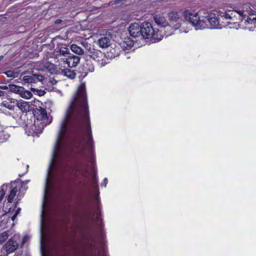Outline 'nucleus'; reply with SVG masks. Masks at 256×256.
I'll use <instances>...</instances> for the list:
<instances>
[{"label": "nucleus", "instance_id": "f257e3e1", "mask_svg": "<svg viewBox=\"0 0 256 256\" xmlns=\"http://www.w3.org/2000/svg\"><path fill=\"white\" fill-rule=\"evenodd\" d=\"M74 137L76 148L82 154L86 150L93 164L94 140L90 124L86 84L81 82L67 110L66 118L61 124L58 142L62 143L67 131Z\"/></svg>", "mask_w": 256, "mask_h": 256}, {"label": "nucleus", "instance_id": "f03ea898", "mask_svg": "<svg viewBox=\"0 0 256 256\" xmlns=\"http://www.w3.org/2000/svg\"><path fill=\"white\" fill-rule=\"evenodd\" d=\"M200 11L194 14L188 10H184L183 12L180 10H174L168 13V17L170 22L175 26L176 30L178 29L185 20L198 29H204L207 26L206 20H208V16L202 17V19L200 16Z\"/></svg>", "mask_w": 256, "mask_h": 256}, {"label": "nucleus", "instance_id": "7ed1b4c3", "mask_svg": "<svg viewBox=\"0 0 256 256\" xmlns=\"http://www.w3.org/2000/svg\"><path fill=\"white\" fill-rule=\"evenodd\" d=\"M143 39H152L154 42L160 40L163 38L162 31L159 28H154L152 23L146 22L142 23V28Z\"/></svg>", "mask_w": 256, "mask_h": 256}, {"label": "nucleus", "instance_id": "20e7f679", "mask_svg": "<svg viewBox=\"0 0 256 256\" xmlns=\"http://www.w3.org/2000/svg\"><path fill=\"white\" fill-rule=\"evenodd\" d=\"M33 114L34 118L36 120L37 122L40 121V124L42 128L46 125L48 122V116L46 109L40 106L38 108H36L33 110Z\"/></svg>", "mask_w": 256, "mask_h": 256}, {"label": "nucleus", "instance_id": "39448f33", "mask_svg": "<svg viewBox=\"0 0 256 256\" xmlns=\"http://www.w3.org/2000/svg\"><path fill=\"white\" fill-rule=\"evenodd\" d=\"M234 12L238 14L242 17V20H245L248 24H252V18H250L248 15L252 16L256 14V12L247 4L242 6V10H236Z\"/></svg>", "mask_w": 256, "mask_h": 256}, {"label": "nucleus", "instance_id": "423d86ee", "mask_svg": "<svg viewBox=\"0 0 256 256\" xmlns=\"http://www.w3.org/2000/svg\"><path fill=\"white\" fill-rule=\"evenodd\" d=\"M18 247V243L16 238H10L3 246L0 252L3 253L4 256H8L10 254L14 252Z\"/></svg>", "mask_w": 256, "mask_h": 256}, {"label": "nucleus", "instance_id": "0eeeda50", "mask_svg": "<svg viewBox=\"0 0 256 256\" xmlns=\"http://www.w3.org/2000/svg\"><path fill=\"white\" fill-rule=\"evenodd\" d=\"M80 58L79 56L72 55L66 58H60V61L58 66H62V65L70 68L76 67L80 62Z\"/></svg>", "mask_w": 256, "mask_h": 256}, {"label": "nucleus", "instance_id": "6e6552de", "mask_svg": "<svg viewBox=\"0 0 256 256\" xmlns=\"http://www.w3.org/2000/svg\"><path fill=\"white\" fill-rule=\"evenodd\" d=\"M142 24L131 23L128 28L130 36L133 38H142V31L140 30Z\"/></svg>", "mask_w": 256, "mask_h": 256}, {"label": "nucleus", "instance_id": "1a4fd4ad", "mask_svg": "<svg viewBox=\"0 0 256 256\" xmlns=\"http://www.w3.org/2000/svg\"><path fill=\"white\" fill-rule=\"evenodd\" d=\"M94 66L90 61H86L80 68L78 78L81 79L84 78L89 72H94Z\"/></svg>", "mask_w": 256, "mask_h": 256}, {"label": "nucleus", "instance_id": "9d476101", "mask_svg": "<svg viewBox=\"0 0 256 256\" xmlns=\"http://www.w3.org/2000/svg\"><path fill=\"white\" fill-rule=\"evenodd\" d=\"M86 53L87 56L98 62L102 61L101 64H102V60L105 56L104 54L100 50H96L94 48H90L86 50Z\"/></svg>", "mask_w": 256, "mask_h": 256}, {"label": "nucleus", "instance_id": "9b49d317", "mask_svg": "<svg viewBox=\"0 0 256 256\" xmlns=\"http://www.w3.org/2000/svg\"><path fill=\"white\" fill-rule=\"evenodd\" d=\"M54 156L58 164L62 166L64 170H66L69 160L68 154L64 152H62L60 153L58 152H55Z\"/></svg>", "mask_w": 256, "mask_h": 256}, {"label": "nucleus", "instance_id": "f8f14e48", "mask_svg": "<svg viewBox=\"0 0 256 256\" xmlns=\"http://www.w3.org/2000/svg\"><path fill=\"white\" fill-rule=\"evenodd\" d=\"M36 122L34 121V124L28 125L26 124L25 130L28 136H37L41 132V130L40 127L36 126Z\"/></svg>", "mask_w": 256, "mask_h": 256}, {"label": "nucleus", "instance_id": "ddd939ff", "mask_svg": "<svg viewBox=\"0 0 256 256\" xmlns=\"http://www.w3.org/2000/svg\"><path fill=\"white\" fill-rule=\"evenodd\" d=\"M22 80L26 83H36L38 82H42L44 77L41 74H32V76H24Z\"/></svg>", "mask_w": 256, "mask_h": 256}, {"label": "nucleus", "instance_id": "4468645a", "mask_svg": "<svg viewBox=\"0 0 256 256\" xmlns=\"http://www.w3.org/2000/svg\"><path fill=\"white\" fill-rule=\"evenodd\" d=\"M220 24L216 14L214 13H209V28H220Z\"/></svg>", "mask_w": 256, "mask_h": 256}, {"label": "nucleus", "instance_id": "2eb2a0df", "mask_svg": "<svg viewBox=\"0 0 256 256\" xmlns=\"http://www.w3.org/2000/svg\"><path fill=\"white\" fill-rule=\"evenodd\" d=\"M70 68L63 65H62V66H58L62 74L70 79H74L76 77V74L74 70H72Z\"/></svg>", "mask_w": 256, "mask_h": 256}, {"label": "nucleus", "instance_id": "dca6fc26", "mask_svg": "<svg viewBox=\"0 0 256 256\" xmlns=\"http://www.w3.org/2000/svg\"><path fill=\"white\" fill-rule=\"evenodd\" d=\"M174 30H176L175 29V26L174 25V27H172L168 24L164 26L162 28H160V30L159 29L160 31H162L163 37L164 36L168 37L171 36L174 33Z\"/></svg>", "mask_w": 256, "mask_h": 256}, {"label": "nucleus", "instance_id": "f3484780", "mask_svg": "<svg viewBox=\"0 0 256 256\" xmlns=\"http://www.w3.org/2000/svg\"><path fill=\"white\" fill-rule=\"evenodd\" d=\"M57 48H58L57 52H58V54H57L56 56L58 60H59L58 56H66L69 53V49L65 44H58Z\"/></svg>", "mask_w": 256, "mask_h": 256}, {"label": "nucleus", "instance_id": "a211bd4d", "mask_svg": "<svg viewBox=\"0 0 256 256\" xmlns=\"http://www.w3.org/2000/svg\"><path fill=\"white\" fill-rule=\"evenodd\" d=\"M98 44L100 48H106L110 45V39L106 36H102L98 39Z\"/></svg>", "mask_w": 256, "mask_h": 256}, {"label": "nucleus", "instance_id": "6ab92c4d", "mask_svg": "<svg viewBox=\"0 0 256 256\" xmlns=\"http://www.w3.org/2000/svg\"><path fill=\"white\" fill-rule=\"evenodd\" d=\"M95 214L96 215V224L99 228H101L103 226L104 224L102 220L101 217V210L98 203V204Z\"/></svg>", "mask_w": 256, "mask_h": 256}, {"label": "nucleus", "instance_id": "aec40b11", "mask_svg": "<svg viewBox=\"0 0 256 256\" xmlns=\"http://www.w3.org/2000/svg\"><path fill=\"white\" fill-rule=\"evenodd\" d=\"M154 18L155 22L160 26V28H162L168 24L166 18L162 16L156 15Z\"/></svg>", "mask_w": 256, "mask_h": 256}, {"label": "nucleus", "instance_id": "412c9836", "mask_svg": "<svg viewBox=\"0 0 256 256\" xmlns=\"http://www.w3.org/2000/svg\"><path fill=\"white\" fill-rule=\"evenodd\" d=\"M16 108H18L22 112H25L29 110L30 106L26 102H20L16 104Z\"/></svg>", "mask_w": 256, "mask_h": 256}, {"label": "nucleus", "instance_id": "4be33fe9", "mask_svg": "<svg viewBox=\"0 0 256 256\" xmlns=\"http://www.w3.org/2000/svg\"><path fill=\"white\" fill-rule=\"evenodd\" d=\"M12 189L10 191V194L8 196L7 200L8 202H12L16 195V193L18 192V189L16 186H12Z\"/></svg>", "mask_w": 256, "mask_h": 256}, {"label": "nucleus", "instance_id": "5701e85b", "mask_svg": "<svg viewBox=\"0 0 256 256\" xmlns=\"http://www.w3.org/2000/svg\"><path fill=\"white\" fill-rule=\"evenodd\" d=\"M71 50L78 55H82L84 54V50L80 46H78L76 44H72L70 46Z\"/></svg>", "mask_w": 256, "mask_h": 256}, {"label": "nucleus", "instance_id": "b1692460", "mask_svg": "<svg viewBox=\"0 0 256 256\" xmlns=\"http://www.w3.org/2000/svg\"><path fill=\"white\" fill-rule=\"evenodd\" d=\"M2 105L10 110H14L16 106V104H15L14 102H10L6 100L2 102Z\"/></svg>", "mask_w": 256, "mask_h": 256}, {"label": "nucleus", "instance_id": "393cba45", "mask_svg": "<svg viewBox=\"0 0 256 256\" xmlns=\"http://www.w3.org/2000/svg\"><path fill=\"white\" fill-rule=\"evenodd\" d=\"M9 88L10 92L20 94L22 90V87L19 86L15 84H9Z\"/></svg>", "mask_w": 256, "mask_h": 256}, {"label": "nucleus", "instance_id": "a878e982", "mask_svg": "<svg viewBox=\"0 0 256 256\" xmlns=\"http://www.w3.org/2000/svg\"><path fill=\"white\" fill-rule=\"evenodd\" d=\"M22 91L19 94L22 98L29 99L32 97V93L28 90H26L24 88H22Z\"/></svg>", "mask_w": 256, "mask_h": 256}, {"label": "nucleus", "instance_id": "bb28decb", "mask_svg": "<svg viewBox=\"0 0 256 256\" xmlns=\"http://www.w3.org/2000/svg\"><path fill=\"white\" fill-rule=\"evenodd\" d=\"M8 185L7 184H2L0 188V202L4 198L5 192L8 190Z\"/></svg>", "mask_w": 256, "mask_h": 256}, {"label": "nucleus", "instance_id": "cd10ccee", "mask_svg": "<svg viewBox=\"0 0 256 256\" xmlns=\"http://www.w3.org/2000/svg\"><path fill=\"white\" fill-rule=\"evenodd\" d=\"M3 73L5 74L8 78H15L17 77L16 73L14 72V71L12 70H7L6 72H4Z\"/></svg>", "mask_w": 256, "mask_h": 256}, {"label": "nucleus", "instance_id": "c85d7f7f", "mask_svg": "<svg viewBox=\"0 0 256 256\" xmlns=\"http://www.w3.org/2000/svg\"><path fill=\"white\" fill-rule=\"evenodd\" d=\"M8 234L6 232L0 234V244L6 241L8 238Z\"/></svg>", "mask_w": 256, "mask_h": 256}, {"label": "nucleus", "instance_id": "c756f323", "mask_svg": "<svg viewBox=\"0 0 256 256\" xmlns=\"http://www.w3.org/2000/svg\"><path fill=\"white\" fill-rule=\"evenodd\" d=\"M47 68H48V70L51 74H53L56 73V70L54 68V66L53 64H50L47 66Z\"/></svg>", "mask_w": 256, "mask_h": 256}, {"label": "nucleus", "instance_id": "7c9ffc66", "mask_svg": "<svg viewBox=\"0 0 256 256\" xmlns=\"http://www.w3.org/2000/svg\"><path fill=\"white\" fill-rule=\"evenodd\" d=\"M108 178H104V180H103V182H102V185L104 186V187H106V184H108Z\"/></svg>", "mask_w": 256, "mask_h": 256}, {"label": "nucleus", "instance_id": "2f4dec72", "mask_svg": "<svg viewBox=\"0 0 256 256\" xmlns=\"http://www.w3.org/2000/svg\"><path fill=\"white\" fill-rule=\"evenodd\" d=\"M224 16V18L226 19H231L232 18V16L230 14H228V13H226V14Z\"/></svg>", "mask_w": 256, "mask_h": 256}, {"label": "nucleus", "instance_id": "473e14b6", "mask_svg": "<svg viewBox=\"0 0 256 256\" xmlns=\"http://www.w3.org/2000/svg\"><path fill=\"white\" fill-rule=\"evenodd\" d=\"M62 22V20L61 19H57L55 20L54 23L56 24H59Z\"/></svg>", "mask_w": 256, "mask_h": 256}, {"label": "nucleus", "instance_id": "72a5a7b5", "mask_svg": "<svg viewBox=\"0 0 256 256\" xmlns=\"http://www.w3.org/2000/svg\"><path fill=\"white\" fill-rule=\"evenodd\" d=\"M76 171V172H80V168H78V166H76L74 168V170L73 171Z\"/></svg>", "mask_w": 256, "mask_h": 256}, {"label": "nucleus", "instance_id": "f704fd0d", "mask_svg": "<svg viewBox=\"0 0 256 256\" xmlns=\"http://www.w3.org/2000/svg\"><path fill=\"white\" fill-rule=\"evenodd\" d=\"M18 215H16V214H14V215L11 218V219L12 221H14Z\"/></svg>", "mask_w": 256, "mask_h": 256}, {"label": "nucleus", "instance_id": "c9c22d12", "mask_svg": "<svg viewBox=\"0 0 256 256\" xmlns=\"http://www.w3.org/2000/svg\"><path fill=\"white\" fill-rule=\"evenodd\" d=\"M252 24H256V17L252 18Z\"/></svg>", "mask_w": 256, "mask_h": 256}, {"label": "nucleus", "instance_id": "e433bc0d", "mask_svg": "<svg viewBox=\"0 0 256 256\" xmlns=\"http://www.w3.org/2000/svg\"><path fill=\"white\" fill-rule=\"evenodd\" d=\"M20 208H18L17 209V210H16V212L15 214H16V215H18V214H19V212H20Z\"/></svg>", "mask_w": 256, "mask_h": 256}, {"label": "nucleus", "instance_id": "4c0bfd02", "mask_svg": "<svg viewBox=\"0 0 256 256\" xmlns=\"http://www.w3.org/2000/svg\"><path fill=\"white\" fill-rule=\"evenodd\" d=\"M134 45V42H133V40L132 42H130V44H129L130 46V48H132V46Z\"/></svg>", "mask_w": 256, "mask_h": 256}, {"label": "nucleus", "instance_id": "58836bf2", "mask_svg": "<svg viewBox=\"0 0 256 256\" xmlns=\"http://www.w3.org/2000/svg\"><path fill=\"white\" fill-rule=\"evenodd\" d=\"M4 96V92L0 90V96Z\"/></svg>", "mask_w": 256, "mask_h": 256}, {"label": "nucleus", "instance_id": "ea45409f", "mask_svg": "<svg viewBox=\"0 0 256 256\" xmlns=\"http://www.w3.org/2000/svg\"><path fill=\"white\" fill-rule=\"evenodd\" d=\"M122 0H116L115 3L116 4H118L120 2H121Z\"/></svg>", "mask_w": 256, "mask_h": 256}, {"label": "nucleus", "instance_id": "a19ab883", "mask_svg": "<svg viewBox=\"0 0 256 256\" xmlns=\"http://www.w3.org/2000/svg\"><path fill=\"white\" fill-rule=\"evenodd\" d=\"M1 88H2L4 89V90L8 89L7 86H2Z\"/></svg>", "mask_w": 256, "mask_h": 256}, {"label": "nucleus", "instance_id": "79ce46f5", "mask_svg": "<svg viewBox=\"0 0 256 256\" xmlns=\"http://www.w3.org/2000/svg\"><path fill=\"white\" fill-rule=\"evenodd\" d=\"M94 183H97V182H98V180L96 178H94Z\"/></svg>", "mask_w": 256, "mask_h": 256}, {"label": "nucleus", "instance_id": "37998d69", "mask_svg": "<svg viewBox=\"0 0 256 256\" xmlns=\"http://www.w3.org/2000/svg\"><path fill=\"white\" fill-rule=\"evenodd\" d=\"M56 146L58 149L60 150V146H59L58 144H56Z\"/></svg>", "mask_w": 256, "mask_h": 256}, {"label": "nucleus", "instance_id": "c03bdc74", "mask_svg": "<svg viewBox=\"0 0 256 256\" xmlns=\"http://www.w3.org/2000/svg\"><path fill=\"white\" fill-rule=\"evenodd\" d=\"M25 238H23L22 242V244H24V242H25V240H26Z\"/></svg>", "mask_w": 256, "mask_h": 256}, {"label": "nucleus", "instance_id": "a18cd8bd", "mask_svg": "<svg viewBox=\"0 0 256 256\" xmlns=\"http://www.w3.org/2000/svg\"><path fill=\"white\" fill-rule=\"evenodd\" d=\"M4 58V56H0V61Z\"/></svg>", "mask_w": 256, "mask_h": 256}, {"label": "nucleus", "instance_id": "49530a36", "mask_svg": "<svg viewBox=\"0 0 256 256\" xmlns=\"http://www.w3.org/2000/svg\"><path fill=\"white\" fill-rule=\"evenodd\" d=\"M100 235H102V230H100Z\"/></svg>", "mask_w": 256, "mask_h": 256}, {"label": "nucleus", "instance_id": "de8ad7c7", "mask_svg": "<svg viewBox=\"0 0 256 256\" xmlns=\"http://www.w3.org/2000/svg\"><path fill=\"white\" fill-rule=\"evenodd\" d=\"M94 214H93V215H92V216L91 217V219H92V220H93V219H94Z\"/></svg>", "mask_w": 256, "mask_h": 256}, {"label": "nucleus", "instance_id": "09e8293b", "mask_svg": "<svg viewBox=\"0 0 256 256\" xmlns=\"http://www.w3.org/2000/svg\"><path fill=\"white\" fill-rule=\"evenodd\" d=\"M0 256H4V254L3 253H1L0 254Z\"/></svg>", "mask_w": 256, "mask_h": 256}, {"label": "nucleus", "instance_id": "8fccbe9b", "mask_svg": "<svg viewBox=\"0 0 256 256\" xmlns=\"http://www.w3.org/2000/svg\"><path fill=\"white\" fill-rule=\"evenodd\" d=\"M100 256V252H99L98 253V256Z\"/></svg>", "mask_w": 256, "mask_h": 256}, {"label": "nucleus", "instance_id": "3c124183", "mask_svg": "<svg viewBox=\"0 0 256 256\" xmlns=\"http://www.w3.org/2000/svg\"><path fill=\"white\" fill-rule=\"evenodd\" d=\"M90 246H92L93 244H90Z\"/></svg>", "mask_w": 256, "mask_h": 256}, {"label": "nucleus", "instance_id": "603ef678", "mask_svg": "<svg viewBox=\"0 0 256 256\" xmlns=\"http://www.w3.org/2000/svg\"><path fill=\"white\" fill-rule=\"evenodd\" d=\"M102 256H104V254H103Z\"/></svg>", "mask_w": 256, "mask_h": 256}]
</instances>
